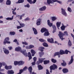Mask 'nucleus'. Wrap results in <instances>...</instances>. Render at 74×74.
<instances>
[{"instance_id": "obj_39", "label": "nucleus", "mask_w": 74, "mask_h": 74, "mask_svg": "<svg viewBox=\"0 0 74 74\" xmlns=\"http://www.w3.org/2000/svg\"><path fill=\"white\" fill-rule=\"evenodd\" d=\"M19 61H15L14 63V64L15 66L18 65H18H19Z\"/></svg>"}, {"instance_id": "obj_38", "label": "nucleus", "mask_w": 74, "mask_h": 74, "mask_svg": "<svg viewBox=\"0 0 74 74\" xmlns=\"http://www.w3.org/2000/svg\"><path fill=\"white\" fill-rule=\"evenodd\" d=\"M52 21H55L57 20V18L56 17H52Z\"/></svg>"}, {"instance_id": "obj_19", "label": "nucleus", "mask_w": 74, "mask_h": 74, "mask_svg": "<svg viewBox=\"0 0 74 74\" xmlns=\"http://www.w3.org/2000/svg\"><path fill=\"white\" fill-rule=\"evenodd\" d=\"M31 52L32 53V56H34V55H35L36 53V51H35L34 50L32 49L31 50Z\"/></svg>"}, {"instance_id": "obj_4", "label": "nucleus", "mask_w": 74, "mask_h": 74, "mask_svg": "<svg viewBox=\"0 0 74 74\" xmlns=\"http://www.w3.org/2000/svg\"><path fill=\"white\" fill-rule=\"evenodd\" d=\"M57 68L58 66L55 64H53V65L51 66L50 67V73H52V70H54L55 69H57Z\"/></svg>"}, {"instance_id": "obj_47", "label": "nucleus", "mask_w": 74, "mask_h": 74, "mask_svg": "<svg viewBox=\"0 0 74 74\" xmlns=\"http://www.w3.org/2000/svg\"><path fill=\"white\" fill-rule=\"evenodd\" d=\"M27 69V67L25 66V67H24L23 68V69H22L23 71H26V70Z\"/></svg>"}, {"instance_id": "obj_40", "label": "nucleus", "mask_w": 74, "mask_h": 74, "mask_svg": "<svg viewBox=\"0 0 74 74\" xmlns=\"http://www.w3.org/2000/svg\"><path fill=\"white\" fill-rule=\"evenodd\" d=\"M68 45L69 46H71L72 45V43H71V42L70 40H69L68 42Z\"/></svg>"}, {"instance_id": "obj_43", "label": "nucleus", "mask_w": 74, "mask_h": 74, "mask_svg": "<svg viewBox=\"0 0 74 74\" xmlns=\"http://www.w3.org/2000/svg\"><path fill=\"white\" fill-rule=\"evenodd\" d=\"M68 11L70 12H72V10H71V8L69 7L68 8Z\"/></svg>"}, {"instance_id": "obj_42", "label": "nucleus", "mask_w": 74, "mask_h": 74, "mask_svg": "<svg viewBox=\"0 0 74 74\" xmlns=\"http://www.w3.org/2000/svg\"><path fill=\"white\" fill-rule=\"evenodd\" d=\"M10 35H12V36H14L15 34V32H10Z\"/></svg>"}, {"instance_id": "obj_30", "label": "nucleus", "mask_w": 74, "mask_h": 74, "mask_svg": "<svg viewBox=\"0 0 74 74\" xmlns=\"http://www.w3.org/2000/svg\"><path fill=\"white\" fill-rule=\"evenodd\" d=\"M47 3L48 4H50L51 3L53 4V2H52L51 0H47Z\"/></svg>"}, {"instance_id": "obj_49", "label": "nucleus", "mask_w": 74, "mask_h": 74, "mask_svg": "<svg viewBox=\"0 0 74 74\" xmlns=\"http://www.w3.org/2000/svg\"><path fill=\"white\" fill-rule=\"evenodd\" d=\"M25 7H27V8H29L30 7V5L28 3L27 5H24Z\"/></svg>"}, {"instance_id": "obj_20", "label": "nucleus", "mask_w": 74, "mask_h": 74, "mask_svg": "<svg viewBox=\"0 0 74 74\" xmlns=\"http://www.w3.org/2000/svg\"><path fill=\"white\" fill-rule=\"evenodd\" d=\"M32 30L34 32V34H37V31L34 28H32Z\"/></svg>"}, {"instance_id": "obj_58", "label": "nucleus", "mask_w": 74, "mask_h": 74, "mask_svg": "<svg viewBox=\"0 0 74 74\" xmlns=\"http://www.w3.org/2000/svg\"><path fill=\"white\" fill-rule=\"evenodd\" d=\"M8 70L10 69H10H12V66H8Z\"/></svg>"}, {"instance_id": "obj_17", "label": "nucleus", "mask_w": 74, "mask_h": 74, "mask_svg": "<svg viewBox=\"0 0 74 74\" xmlns=\"http://www.w3.org/2000/svg\"><path fill=\"white\" fill-rule=\"evenodd\" d=\"M52 27L53 29V33H54V32H56V26L54 25L52 26Z\"/></svg>"}, {"instance_id": "obj_26", "label": "nucleus", "mask_w": 74, "mask_h": 74, "mask_svg": "<svg viewBox=\"0 0 74 74\" xmlns=\"http://www.w3.org/2000/svg\"><path fill=\"white\" fill-rule=\"evenodd\" d=\"M2 65L3 66H5V62H3L2 63L0 62V69H1V67H2Z\"/></svg>"}, {"instance_id": "obj_15", "label": "nucleus", "mask_w": 74, "mask_h": 74, "mask_svg": "<svg viewBox=\"0 0 74 74\" xmlns=\"http://www.w3.org/2000/svg\"><path fill=\"white\" fill-rule=\"evenodd\" d=\"M45 60V58H39L38 59V61L40 63H42V62H43V61H44V60Z\"/></svg>"}, {"instance_id": "obj_12", "label": "nucleus", "mask_w": 74, "mask_h": 74, "mask_svg": "<svg viewBox=\"0 0 74 74\" xmlns=\"http://www.w3.org/2000/svg\"><path fill=\"white\" fill-rule=\"evenodd\" d=\"M27 1L30 4H34L36 2L37 0H34L33 2L32 0H27Z\"/></svg>"}, {"instance_id": "obj_5", "label": "nucleus", "mask_w": 74, "mask_h": 74, "mask_svg": "<svg viewBox=\"0 0 74 74\" xmlns=\"http://www.w3.org/2000/svg\"><path fill=\"white\" fill-rule=\"evenodd\" d=\"M9 38L8 37L6 38L4 40L3 42L4 44H6V43L7 44H10V41H9Z\"/></svg>"}, {"instance_id": "obj_2", "label": "nucleus", "mask_w": 74, "mask_h": 74, "mask_svg": "<svg viewBox=\"0 0 74 74\" xmlns=\"http://www.w3.org/2000/svg\"><path fill=\"white\" fill-rule=\"evenodd\" d=\"M40 32L41 33L45 32V33L44 34V36H49V34L48 31V30L47 29L45 28H43L41 29Z\"/></svg>"}, {"instance_id": "obj_62", "label": "nucleus", "mask_w": 74, "mask_h": 74, "mask_svg": "<svg viewBox=\"0 0 74 74\" xmlns=\"http://www.w3.org/2000/svg\"><path fill=\"white\" fill-rule=\"evenodd\" d=\"M28 57L29 58V60H30V59H31L32 58V56H29Z\"/></svg>"}, {"instance_id": "obj_8", "label": "nucleus", "mask_w": 74, "mask_h": 74, "mask_svg": "<svg viewBox=\"0 0 74 74\" xmlns=\"http://www.w3.org/2000/svg\"><path fill=\"white\" fill-rule=\"evenodd\" d=\"M3 51L5 54L6 55H8L9 53H10V52L9 51V50H8V49H6L5 48H3Z\"/></svg>"}, {"instance_id": "obj_53", "label": "nucleus", "mask_w": 74, "mask_h": 74, "mask_svg": "<svg viewBox=\"0 0 74 74\" xmlns=\"http://www.w3.org/2000/svg\"><path fill=\"white\" fill-rule=\"evenodd\" d=\"M69 51L67 50H66L64 51V54H68V52Z\"/></svg>"}, {"instance_id": "obj_27", "label": "nucleus", "mask_w": 74, "mask_h": 74, "mask_svg": "<svg viewBox=\"0 0 74 74\" xmlns=\"http://www.w3.org/2000/svg\"><path fill=\"white\" fill-rule=\"evenodd\" d=\"M16 8H15L14 9H13V10L12 11V14L13 15H15L16 14V13L15 12V11L16 10Z\"/></svg>"}, {"instance_id": "obj_7", "label": "nucleus", "mask_w": 74, "mask_h": 74, "mask_svg": "<svg viewBox=\"0 0 74 74\" xmlns=\"http://www.w3.org/2000/svg\"><path fill=\"white\" fill-rule=\"evenodd\" d=\"M61 10L62 14V15H63L66 16H67V13H66L65 10L62 8L61 9Z\"/></svg>"}, {"instance_id": "obj_60", "label": "nucleus", "mask_w": 74, "mask_h": 74, "mask_svg": "<svg viewBox=\"0 0 74 74\" xmlns=\"http://www.w3.org/2000/svg\"><path fill=\"white\" fill-rule=\"evenodd\" d=\"M32 64L34 66V65L35 64H36V62L34 61V62H32Z\"/></svg>"}, {"instance_id": "obj_28", "label": "nucleus", "mask_w": 74, "mask_h": 74, "mask_svg": "<svg viewBox=\"0 0 74 74\" xmlns=\"http://www.w3.org/2000/svg\"><path fill=\"white\" fill-rule=\"evenodd\" d=\"M61 30L62 31H64L65 30V28H66V27L64 25H62L60 27Z\"/></svg>"}, {"instance_id": "obj_23", "label": "nucleus", "mask_w": 74, "mask_h": 74, "mask_svg": "<svg viewBox=\"0 0 74 74\" xmlns=\"http://www.w3.org/2000/svg\"><path fill=\"white\" fill-rule=\"evenodd\" d=\"M11 1L10 0H7L6 4L7 5H11Z\"/></svg>"}, {"instance_id": "obj_22", "label": "nucleus", "mask_w": 74, "mask_h": 74, "mask_svg": "<svg viewBox=\"0 0 74 74\" xmlns=\"http://www.w3.org/2000/svg\"><path fill=\"white\" fill-rule=\"evenodd\" d=\"M14 73V71L12 70H8V74H13Z\"/></svg>"}, {"instance_id": "obj_45", "label": "nucleus", "mask_w": 74, "mask_h": 74, "mask_svg": "<svg viewBox=\"0 0 74 74\" xmlns=\"http://www.w3.org/2000/svg\"><path fill=\"white\" fill-rule=\"evenodd\" d=\"M64 34L65 35H66V36H68V32H67V31H65L64 32Z\"/></svg>"}, {"instance_id": "obj_54", "label": "nucleus", "mask_w": 74, "mask_h": 74, "mask_svg": "<svg viewBox=\"0 0 74 74\" xmlns=\"http://www.w3.org/2000/svg\"><path fill=\"white\" fill-rule=\"evenodd\" d=\"M5 69L6 70H8V66L6 65L5 66Z\"/></svg>"}, {"instance_id": "obj_56", "label": "nucleus", "mask_w": 74, "mask_h": 74, "mask_svg": "<svg viewBox=\"0 0 74 74\" xmlns=\"http://www.w3.org/2000/svg\"><path fill=\"white\" fill-rule=\"evenodd\" d=\"M46 74H50V73L48 69L46 70Z\"/></svg>"}, {"instance_id": "obj_36", "label": "nucleus", "mask_w": 74, "mask_h": 74, "mask_svg": "<svg viewBox=\"0 0 74 74\" xmlns=\"http://www.w3.org/2000/svg\"><path fill=\"white\" fill-rule=\"evenodd\" d=\"M38 66L39 70H42V69H43V67H42V66H41V65H38Z\"/></svg>"}, {"instance_id": "obj_1", "label": "nucleus", "mask_w": 74, "mask_h": 74, "mask_svg": "<svg viewBox=\"0 0 74 74\" xmlns=\"http://www.w3.org/2000/svg\"><path fill=\"white\" fill-rule=\"evenodd\" d=\"M15 51H20V52L23 53V54L26 57H27V53L26 52V50H25L24 51L23 50L22 51V49H21V48L20 47H17L16 48Z\"/></svg>"}, {"instance_id": "obj_9", "label": "nucleus", "mask_w": 74, "mask_h": 74, "mask_svg": "<svg viewBox=\"0 0 74 74\" xmlns=\"http://www.w3.org/2000/svg\"><path fill=\"white\" fill-rule=\"evenodd\" d=\"M56 25L58 29L59 30V27H60V25H61V22H57L56 23Z\"/></svg>"}, {"instance_id": "obj_44", "label": "nucleus", "mask_w": 74, "mask_h": 74, "mask_svg": "<svg viewBox=\"0 0 74 74\" xmlns=\"http://www.w3.org/2000/svg\"><path fill=\"white\" fill-rule=\"evenodd\" d=\"M13 42H15L17 44V45H19V42L17 41L16 39H15L14 41Z\"/></svg>"}, {"instance_id": "obj_52", "label": "nucleus", "mask_w": 74, "mask_h": 74, "mask_svg": "<svg viewBox=\"0 0 74 74\" xmlns=\"http://www.w3.org/2000/svg\"><path fill=\"white\" fill-rule=\"evenodd\" d=\"M6 19L7 20H10V21H11L12 20V19H11V18L10 17H8L7 18H6Z\"/></svg>"}, {"instance_id": "obj_33", "label": "nucleus", "mask_w": 74, "mask_h": 74, "mask_svg": "<svg viewBox=\"0 0 74 74\" xmlns=\"http://www.w3.org/2000/svg\"><path fill=\"white\" fill-rule=\"evenodd\" d=\"M30 73V74H32V66H30L28 69Z\"/></svg>"}, {"instance_id": "obj_50", "label": "nucleus", "mask_w": 74, "mask_h": 74, "mask_svg": "<svg viewBox=\"0 0 74 74\" xmlns=\"http://www.w3.org/2000/svg\"><path fill=\"white\" fill-rule=\"evenodd\" d=\"M30 18L29 17H27L24 20V21H30Z\"/></svg>"}, {"instance_id": "obj_13", "label": "nucleus", "mask_w": 74, "mask_h": 74, "mask_svg": "<svg viewBox=\"0 0 74 74\" xmlns=\"http://www.w3.org/2000/svg\"><path fill=\"white\" fill-rule=\"evenodd\" d=\"M47 41L50 43H53L54 42H53V38H51V39L49 38L47 39Z\"/></svg>"}, {"instance_id": "obj_37", "label": "nucleus", "mask_w": 74, "mask_h": 74, "mask_svg": "<svg viewBox=\"0 0 74 74\" xmlns=\"http://www.w3.org/2000/svg\"><path fill=\"white\" fill-rule=\"evenodd\" d=\"M40 19H38V21L36 23L37 25H40Z\"/></svg>"}, {"instance_id": "obj_61", "label": "nucleus", "mask_w": 74, "mask_h": 74, "mask_svg": "<svg viewBox=\"0 0 74 74\" xmlns=\"http://www.w3.org/2000/svg\"><path fill=\"white\" fill-rule=\"evenodd\" d=\"M74 0H68L67 2L68 3H70V2H72V1H73Z\"/></svg>"}, {"instance_id": "obj_14", "label": "nucleus", "mask_w": 74, "mask_h": 74, "mask_svg": "<svg viewBox=\"0 0 74 74\" xmlns=\"http://www.w3.org/2000/svg\"><path fill=\"white\" fill-rule=\"evenodd\" d=\"M51 1L52 2H53V3L57 2V3H59V4H62V2L60 1H59L58 0H51Z\"/></svg>"}, {"instance_id": "obj_18", "label": "nucleus", "mask_w": 74, "mask_h": 74, "mask_svg": "<svg viewBox=\"0 0 74 74\" xmlns=\"http://www.w3.org/2000/svg\"><path fill=\"white\" fill-rule=\"evenodd\" d=\"M62 71L64 73H67L69 72V71L67 69H62Z\"/></svg>"}, {"instance_id": "obj_51", "label": "nucleus", "mask_w": 74, "mask_h": 74, "mask_svg": "<svg viewBox=\"0 0 74 74\" xmlns=\"http://www.w3.org/2000/svg\"><path fill=\"white\" fill-rule=\"evenodd\" d=\"M33 59L34 60V62H36L37 60V58L34 57L33 58Z\"/></svg>"}, {"instance_id": "obj_57", "label": "nucleus", "mask_w": 74, "mask_h": 74, "mask_svg": "<svg viewBox=\"0 0 74 74\" xmlns=\"http://www.w3.org/2000/svg\"><path fill=\"white\" fill-rule=\"evenodd\" d=\"M8 48L9 49V50H11V49H12V47H9Z\"/></svg>"}, {"instance_id": "obj_35", "label": "nucleus", "mask_w": 74, "mask_h": 74, "mask_svg": "<svg viewBox=\"0 0 74 74\" xmlns=\"http://www.w3.org/2000/svg\"><path fill=\"white\" fill-rule=\"evenodd\" d=\"M61 64L63 66H66V63L64 61H63V63H62Z\"/></svg>"}, {"instance_id": "obj_32", "label": "nucleus", "mask_w": 74, "mask_h": 74, "mask_svg": "<svg viewBox=\"0 0 74 74\" xmlns=\"http://www.w3.org/2000/svg\"><path fill=\"white\" fill-rule=\"evenodd\" d=\"M49 63V60H45L44 62V64H48V63Z\"/></svg>"}, {"instance_id": "obj_46", "label": "nucleus", "mask_w": 74, "mask_h": 74, "mask_svg": "<svg viewBox=\"0 0 74 74\" xmlns=\"http://www.w3.org/2000/svg\"><path fill=\"white\" fill-rule=\"evenodd\" d=\"M51 61L53 63H56V60L53 59H51Z\"/></svg>"}, {"instance_id": "obj_63", "label": "nucleus", "mask_w": 74, "mask_h": 74, "mask_svg": "<svg viewBox=\"0 0 74 74\" xmlns=\"http://www.w3.org/2000/svg\"><path fill=\"white\" fill-rule=\"evenodd\" d=\"M21 26H17V29H21Z\"/></svg>"}, {"instance_id": "obj_59", "label": "nucleus", "mask_w": 74, "mask_h": 74, "mask_svg": "<svg viewBox=\"0 0 74 74\" xmlns=\"http://www.w3.org/2000/svg\"><path fill=\"white\" fill-rule=\"evenodd\" d=\"M28 57L29 56H32V55H31V53H30V52H28Z\"/></svg>"}, {"instance_id": "obj_11", "label": "nucleus", "mask_w": 74, "mask_h": 74, "mask_svg": "<svg viewBox=\"0 0 74 74\" xmlns=\"http://www.w3.org/2000/svg\"><path fill=\"white\" fill-rule=\"evenodd\" d=\"M46 8H47L46 6H43L42 7L39 9V11H45V10H46Z\"/></svg>"}, {"instance_id": "obj_29", "label": "nucleus", "mask_w": 74, "mask_h": 74, "mask_svg": "<svg viewBox=\"0 0 74 74\" xmlns=\"http://www.w3.org/2000/svg\"><path fill=\"white\" fill-rule=\"evenodd\" d=\"M19 66L20 65H23L24 63H25V62L23 61H19Z\"/></svg>"}, {"instance_id": "obj_31", "label": "nucleus", "mask_w": 74, "mask_h": 74, "mask_svg": "<svg viewBox=\"0 0 74 74\" xmlns=\"http://www.w3.org/2000/svg\"><path fill=\"white\" fill-rule=\"evenodd\" d=\"M42 45L44 47H48V44H47V43L46 42H44L42 44Z\"/></svg>"}, {"instance_id": "obj_21", "label": "nucleus", "mask_w": 74, "mask_h": 74, "mask_svg": "<svg viewBox=\"0 0 74 74\" xmlns=\"http://www.w3.org/2000/svg\"><path fill=\"white\" fill-rule=\"evenodd\" d=\"M38 53L40 58H41L44 55V52H39Z\"/></svg>"}, {"instance_id": "obj_16", "label": "nucleus", "mask_w": 74, "mask_h": 74, "mask_svg": "<svg viewBox=\"0 0 74 74\" xmlns=\"http://www.w3.org/2000/svg\"><path fill=\"white\" fill-rule=\"evenodd\" d=\"M47 24L48 26H49V27H51L53 25V24H52V23L50 22V21L49 20H47Z\"/></svg>"}, {"instance_id": "obj_25", "label": "nucleus", "mask_w": 74, "mask_h": 74, "mask_svg": "<svg viewBox=\"0 0 74 74\" xmlns=\"http://www.w3.org/2000/svg\"><path fill=\"white\" fill-rule=\"evenodd\" d=\"M23 2H24V0H18V2H16V4L22 3Z\"/></svg>"}, {"instance_id": "obj_64", "label": "nucleus", "mask_w": 74, "mask_h": 74, "mask_svg": "<svg viewBox=\"0 0 74 74\" xmlns=\"http://www.w3.org/2000/svg\"><path fill=\"white\" fill-rule=\"evenodd\" d=\"M25 48L26 49H30V48H29V47L28 46H26Z\"/></svg>"}, {"instance_id": "obj_41", "label": "nucleus", "mask_w": 74, "mask_h": 74, "mask_svg": "<svg viewBox=\"0 0 74 74\" xmlns=\"http://www.w3.org/2000/svg\"><path fill=\"white\" fill-rule=\"evenodd\" d=\"M22 44H24L25 45H28V43H27V42H22Z\"/></svg>"}, {"instance_id": "obj_24", "label": "nucleus", "mask_w": 74, "mask_h": 74, "mask_svg": "<svg viewBox=\"0 0 74 74\" xmlns=\"http://www.w3.org/2000/svg\"><path fill=\"white\" fill-rule=\"evenodd\" d=\"M44 49H45L44 47H39V49L40 51H41V52H43V51H44Z\"/></svg>"}, {"instance_id": "obj_3", "label": "nucleus", "mask_w": 74, "mask_h": 74, "mask_svg": "<svg viewBox=\"0 0 74 74\" xmlns=\"http://www.w3.org/2000/svg\"><path fill=\"white\" fill-rule=\"evenodd\" d=\"M64 54V51L63 50H60V52H57L55 53L54 55V57H55L56 56L60 55H63Z\"/></svg>"}, {"instance_id": "obj_55", "label": "nucleus", "mask_w": 74, "mask_h": 74, "mask_svg": "<svg viewBox=\"0 0 74 74\" xmlns=\"http://www.w3.org/2000/svg\"><path fill=\"white\" fill-rule=\"evenodd\" d=\"M39 40L40 41V42H44V40L42 39H40Z\"/></svg>"}, {"instance_id": "obj_10", "label": "nucleus", "mask_w": 74, "mask_h": 74, "mask_svg": "<svg viewBox=\"0 0 74 74\" xmlns=\"http://www.w3.org/2000/svg\"><path fill=\"white\" fill-rule=\"evenodd\" d=\"M73 60H74V59H73V56H71V59L70 61L69 62L68 64L69 65H70L71 64H72L73 62Z\"/></svg>"}, {"instance_id": "obj_48", "label": "nucleus", "mask_w": 74, "mask_h": 74, "mask_svg": "<svg viewBox=\"0 0 74 74\" xmlns=\"http://www.w3.org/2000/svg\"><path fill=\"white\" fill-rule=\"evenodd\" d=\"M34 45H30L29 46V49H31V48H34Z\"/></svg>"}, {"instance_id": "obj_34", "label": "nucleus", "mask_w": 74, "mask_h": 74, "mask_svg": "<svg viewBox=\"0 0 74 74\" xmlns=\"http://www.w3.org/2000/svg\"><path fill=\"white\" fill-rule=\"evenodd\" d=\"M19 23L20 26H21V27H25V24L23 23Z\"/></svg>"}, {"instance_id": "obj_6", "label": "nucleus", "mask_w": 74, "mask_h": 74, "mask_svg": "<svg viewBox=\"0 0 74 74\" xmlns=\"http://www.w3.org/2000/svg\"><path fill=\"white\" fill-rule=\"evenodd\" d=\"M58 36H59L60 38L62 40H64V38H63V34L62 33V32H59V34H58Z\"/></svg>"}]
</instances>
